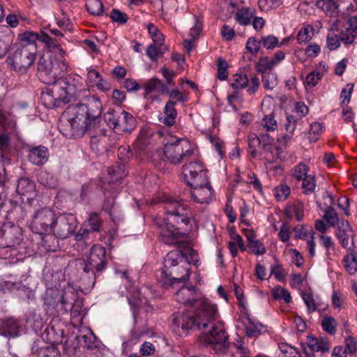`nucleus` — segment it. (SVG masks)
<instances>
[{
  "instance_id": "b1692460",
  "label": "nucleus",
  "mask_w": 357,
  "mask_h": 357,
  "mask_svg": "<svg viewBox=\"0 0 357 357\" xmlns=\"http://www.w3.org/2000/svg\"><path fill=\"white\" fill-rule=\"evenodd\" d=\"M184 257L182 255L181 250H172L167 253L164 259L162 269H169L174 266H178L180 263H185Z\"/></svg>"
},
{
  "instance_id": "aec40b11",
  "label": "nucleus",
  "mask_w": 357,
  "mask_h": 357,
  "mask_svg": "<svg viewBox=\"0 0 357 357\" xmlns=\"http://www.w3.org/2000/svg\"><path fill=\"white\" fill-rule=\"evenodd\" d=\"M164 208L166 211L167 216L170 215L179 214L181 218H185V212L186 208L185 206L181 204L180 202L173 198L167 197L164 200Z\"/></svg>"
},
{
  "instance_id": "c9c22d12",
  "label": "nucleus",
  "mask_w": 357,
  "mask_h": 357,
  "mask_svg": "<svg viewBox=\"0 0 357 357\" xmlns=\"http://www.w3.org/2000/svg\"><path fill=\"white\" fill-rule=\"evenodd\" d=\"M321 326L326 333L334 335L337 331V323L333 317L324 316L321 320Z\"/></svg>"
},
{
  "instance_id": "20e7f679",
  "label": "nucleus",
  "mask_w": 357,
  "mask_h": 357,
  "mask_svg": "<svg viewBox=\"0 0 357 357\" xmlns=\"http://www.w3.org/2000/svg\"><path fill=\"white\" fill-rule=\"evenodd\" d=\"M194 153L190 148L189 142L183 139H172L169 143L165 145L163 151L158 150L153 155V161L155 165L160 167L165 164V160L163 158L159 160L162 155L172 164L178 165L181 163L185 158L190 157Z\"/></svg>"
},
{
  "instance_id": "de8ad7c7",
  "label": "nucleus",
  "mask_w": 357,
  "mask_h": 357,
  "mask_svg": "<svg viewBox=\"0 0 357 357\" xmlns=\"http://www.w3.org/2000/svg\"><path fill=\"white\" fill-rule=\"evenodd\" d=\"M117 154L119 160L123 164L127 163L133 155L130 147L128 146H121L119 147Z\"/></svg>"
},
{
  "instance_id": "603ef678",
  "label": "nucleus",
  "mask_w": 357,
  "mask_h": 357,
  "mask_svg": "<svg viewBox=\"0 0 357 357\" xmlns=\"http://www.w3.org/2000/svg\"><path fill=\"white\" fill-rule=\"evenodd\" d=\"M273 191L275 198L279 201L285 200L290 194V188L286 185H279Z\"/></svg>"
},
{
  "instance_id": "69168bd1",
  "label": "nucleus",
  "mask_w": 357,
  "mask_h": 357,
  "mask_svg": "<svg viewBox=\"0 0 357 357\" xmlns=\"http://www.w3.org/2000/svg\"><path fill=\"white\" fill-rule=\"evenodd\" d=\"M323 74L318 71H312L305 78V83L310 86H314L321 79Z\"/></svg>"
},
{
  "instance_id": "5701e85b",
  "label": "nucleus",
  "mask_w": 357,
  "mask_h": 357,
  "mask_svg": "<svg viewBox=\"0 0 357 357\" xmlns=\"http://www.w3.org/2000/svg\"><path fill=\"white\" fill-rule=\"evenodd\" d=\"M0 331L4 336L16 337L19 333L18 323L13 318L6 319L2 321Z\"/></svg>"
},
{
  "instance_id": "49530a36",
  "label": "nucleus",
  "mask_w": 357,
  "mask_h": 357,
  "mask_svg": "<svg viewBox=\"0 0 357 357\" xmlns=\"http://www.w3.org/2000/svg\"><path fill=\"white\" fill-rule=\"evenodd\" d=\"M273 67L274 65L268 56L261 57L256 64L257 70L263 74L268 70H272Z\"/></svg>"
},
{
  "instance_id": "f3484780",
  "label": "nucleus",
  "mask_w": 357,
  "mask_h": 357,
  "mask_svg": "<svg viewBox=\"0 0 357 357\" xmlns=\"http://www.w3.org/2000/svg\"><path fill=\"white\" fill-rule=\"evenodd\" d=\"M48 156V149L43 146H38L29 150L28 159L31 163L40 166L47 161Z\"/></svg>"
},
{
  "instance_id": "8fccbe9b",
  "label": "nucleus",
  "mask_w": 357,
  "mask_h": 357,
  "mask_svg": "<svg viewBox=\"0 0 357 357\" xmlns=\"http://www.w3.org/2000/svg\"><path fill=\"white\" fill-rule=\"evenodd\" d=\"M109 17L112 21L120 24H126L128 19V17L126 13L116 8L112 10Z\"/></svg>"
},
{
  "instance_id": "bf43d9fd",
  "label": "nucleus",
  "mask_w": 357,
  "mask_h": 357,
  "mask_svg": "<svg viewBox=\"0 0 357 357\" xmlns=\"http://www.w3.org/2000/svg\"><path fill=\"white\" fill-rule=\"evenodd\" d=\"M302 298L307 307V311L309 312H312L317 310V307L313 295L311 293L303 292Z\"/></svg>"
},
{
  "instance_id": "f03ea898",
  "label": "nucleus",
  "mask_w": 357,
  "mask_h": 357,
  "mask_svg": "<svg viewBox=\"0 0 357 357\" xmlns=\"http://www.w3.org/2000/svg\"><path fill=\"white\" fill-rule=\"evenodd\" d=\"M102 103L97 96L86 99V102L70 105L63 113L70 126V137L79 138L87 131L96 130L100 121Z\"/></svg>"
},
{
  "instance_id": "c03bdc74",
  "label": "nucleus",
  "mask_w": 357,
  "mask_h": 357,
  "mask_svg": "<svg viewBox=\"0 0 357 357\" xmlns=\"http://www.w3.org/2000/svg\"><path fill=\"white\" fill-rule=\"evenodd\" d=\"M71 317L73 318L77 317L82 315L84 312V301L82 298H79L77 296L75 298L70 308Z\"/></svg>"
},
{
  "instance_id": "a211bd4d",
  "label": "nucleus",
  "mask_w": 357,
  "mask_h": 357,
  "mask_svg": "<svg viewBox=\"0 0 357 357\" xmlns=\"http://www.w3.org/2000/svg\"><path fill=\"white\" fill-rule=\"evenodd\" d=\"M249 338L247 335L244 337L238 336L233 343L236 349V354L238 357L252 356L251 347L252 343L249 342Z\"/></svg>"
},
{
  "instance_id": "c756f323",
  "label": "nucleus",
  "mask_w": 357,
  "mask_h": 357,
  "mask_svg": "<svg viewBox=\"0 0 357 357\" xmlns=\"http://www.w3.org/2000/svg\"><path fill=\"white\" fill-rule=\"evenodd\" d=\"M145 91L147 93L153 91H158L162 93H169V89L158 78H151L144 85Z\"/></svg>"
},
{
  "instance_id": "9d476101",
  "label": "nucleus",
  "mask_w": 357,
  "mask_h": 357,
  "mask_svg": "<svg viewBox=\"0 0 357 357\" xmlns=\"http://www.w3.org/2000/svg\"><path fill=\"white\" fill-rule=\"evenodd\" d=\"M34 58L35 54L26 46L17 48L8 57L7 62L13 67L15 70L25 73L33 64Z\"/></svg>"
},
{
  "instance_id": "a19ab883",
  "label": "nucleus",
  "mask_w": 357,
  "mask_h": 357,
  "mask_svg": "<svg viewBox=\"0 0 357 357\" xmlns=\"http://www.w3.org/2000/svg\"><path fill=\"white\" fill-rule=\"evenodd\" d=\"M39 181L42 185L49 188H54L58 185V181L47 172H42Z\"/></svg>"
},
{
  "instance_id": "4be33fe9",
  "label": "nucleus",
  "mask_w": 357,
  "mask_h": 357,
  "mask_svg": "<svg viewBox=\"0 0 357 357\" xmlns=\"http://www.w3.org/2000/svg\"><path fill=\"white\" fill-rule=\"evenodd\" d=\"M248 324H245V334L248 337H257L266 332V327L261 323L247 317Z\"/></svg>"
},
{
  "instance_id": "a878e982",
  "label": "nucleus",
  "mask_w": 357,
  "mask_h": 357,
  "mask_svg": "<svg viewBox=\"0 0 357 357\" xmlns=\"http://www.w3.org/2000/svg\"><path fill=\"white\" fill-rule=\"evenodd\" d=\"M255 13V10L251 8H241L238 9L236 11L235 15V20L241 25H249L252 22V18L254 17Z\"/></svg>"
},
{
  "instance_id": "bb28decb",
  "label": "nucleus",
  "mask_w": 357,
  "mask_h": 357,
  "mask_svg": "<svg viewBox=\"0 0 357 357\" xmlns=\"http://www.w3.org/2000/svg\"><path fill=\"white\" fill-rule=\"evenodd\" d=\"M307 347L311 351L321 353L328 352L330 349L328 342L326 339H318L312 336L307 337Z\"/></svg>"
},
{
  "instance_id": "58836bf2",
  "label": "nucleus",
  "mask_w": 357,
  "mask_h": 357,
  "mask_svg": "<svg viewBox=\"0 0 357 357\" xmlns=\"http://www.w3.org/2000/svg\"><path fill=\"white\" fill-rule=\"evenodd\" d=\"M147 27L153 43L158 46H162L164 42V36L162 33L153 24L149 23Z\"/></svg>"
},
{
  "instance_id": "412c9836",
  "label": "nucleus",
  "mask_w": 357,
  "mask_h": 357,
  "mask_svg": "<svg viewBox=\"0 0 357 357\" xmlns=\"http://www.w3.org/2000/svg\"><path fill=\"white\" fill-rule=\"evenodd\" d=\"M335 234L344 248L349 245V238L352 234V229L348 221L342 222L336 229Z\"/></svg>"
},
{
  "instance_id": "6e6d98bb",
  "label": "nucleus",
  "mask_w": 357,
  "mask_h": 357,
  "mask_svg": "<svg viewBox=\"0 0 357 357\" xmlns=\"http://www.w3.org/2000/svg\"><path fill=\"white\" fill-rule=\"evenodd\" d=\"M163 53L162 46H158L155 43L151 44L148 46L146 50V55L152 61H155Z\"/></svg>"
},
{
  "instance_id": "6e6552de",
  "label": "nucleus",
  "mask_w": 357,
  "mask_h": 357,
  "mask_svg": "<svg viewBox=\"0 0 357 357\" xmlns=\"http://www.w3.org/2000/svg\"><path fill=\"white\" fill-rule=\"evenodd\" d=\"M190 267L188 263H180L179 265L169 269H162L158 277V283L165 289H168L176 283L185 282L190 278Z\"/></svg>"
},
{
  "instance_id": "4d7b16f0",
  "label": "nucleus",
  "mask_w": 357,
  "mask_h": 357,
  "mask_svg": "<svg viewBox=\"0 0 357 357\" xmlns=\"http://www.w3.org/2000/svg\"><path fill=\"white\" fill-rule=\"evenodd\" d=\"M89 226L92 232L99 231L102 225L100 218L97 213H92L88 218Z\"/></svg>"
},
{
  "instance_id": "4c0bfd02",
  "label": "nucleus",
  "mask_w": 357,
  "mask_h": 357,
  "mask_svg": "<svg viewBox=\"0 0 357 357\" xmlns=\"http://www.w3.org/2000/svg\"><path fill=\"white\" fill-rule=\"evenodd\" d=\"M182 255L184 257L185 263H188V267L190 264L197 265L198 263V254L196 250L190 247H183V250H181Z\"/></svg>"
},
{
  "instance_id": "864d4df0",
  "label": "nucleus",
  "mask_w": 357,
  "mask_h": 357,
  "mask_svg": "<svg viewBox=\"0 0 357 357\" xmlns=\"http://www.w3.org/2000/svg\"><path fill=\"white\" fill-rule=\"evenodd\" d=\"M324 218L332 226L336 225L339 221L338 215L332 206H329L326 208Z\"/></svg>"
},
{
  "instance_id": "e433bc0d",
  "label": "nucleus",
  "mask_w": 357,
  "mask_h": 357,
  "mask_svg": "<svg viewBox=\"0 0 357 357\" xmlns=\"http://www.w3.org/2000/svg\"><path fill=\"white\" fill-rule=\"evenodd\" d=\"M87 11L93 15H100L103 13V4L100 0H91L86 3Z\"/></svg>"
},
{
  "instance_id": "052dcab7",
  "label": "nucleus",
  "mask_w": 357,
  "mask_h": 357,
  "mask_svg": "<svg viewBox=\"0 0 357 357\" xmlns=\"http://www.w3.org/2000/svg\"><path fill=\"white\" fill-rule=\"evenodd\" d=\"M302 188L304 189L305 193H308L313 192L315 188V181H314V176H312L311 175H309L307 177H303V179L302 180Z\"/></svg>"
},
{
  "instance_id": "cd10ccee",
  "label": "nucleus",
  "mask_w": 357,
  "mask_h": 357,
  "mask_svg": "<svg viewBox=\"0 0 357 357\" xmlns=\"http://www.w3.org/2000/svg\"><path fill=\"white\" fill-rule=\"evenodd\" d=\"M181 215L179 214L176 215H170L169 216H167L165 218L167 223L165 227H169L176 231H179V229H181V225H188L190 219L186 215V211L185 212V218L182 220Z\"/></svg>"
},
{
  "instance_id": "0eeeda50",
  "label": "nucleus",
  "mask_w": 357,
  "mask_h": 357,
  "mask_svg": "<svg viewBox=\"0 0 357 357\" xmlns=\"http://www.w3.org/2000/svg\"><path fill=\"white\" fill-rule=\"evenodd\" d=\"M211 329L202 335L203 341L211 345L217 354H225L229 343L222 322L216 321L211 326Z\"/></svg>"
},
{
  "instance_id": "79ce46f5",
  "label": "nucleus",
  "mask_w": 357,
  "mask_h": 357,
  "mask_svg": "<svg viewBox=\"0 0 357 357\" xmlns=\"http://www.w3.org/2000/svg\"><path fill=\"white\" fill-rule=\"evenodd\" d=\"M128 302L130 305L131 310L133 313V317L135 319L137 314V311L140 307H142L144 304L147 305L150 307L148 301L146 299H142L141 298H137L135 296H132V298H128Z\"/></svg>"
},
{
  "instance_id": "f257e3e1",
  "label": "nucleus",
  "mask_w": 357,
  "mask_h": 357,
  "mask_svg": "<svg viewBox=\"0 0 357 357\" xmlns=\"http://www.w3.org/2000/svg\"><path fill=\"white\" fill-rule=\"evenodd\" d=\"M63 64L50 56H40L38 61V76L49 85L40 96L41 102L47 108L61 107L80 96L81 90L75 78L70 75L63 77Z\"/></svg>"
},
{
  "instance_id": "338daca9",
  "label": "nucleus",
  "mask_w": 357,
  "mask_h": 357,
  "mask_svg": "<svg viewBox=\"0 0 357 357\" xmlns=\"http://www.w3.org/2000/svg\"><path fill=\"white\" fill-rule=\"evenodd\" d=\"M355 38L356 33L346 28L344 30L341 31L339 39L344 44L348 45L353 43Z\"/></svg>"
},
{
  "instance_id": "393cba45",
  "label": "nucleus",
  "mask_w": 357,
  "mask_h": 357,
  "mask_svg": "<svg viewBox=\"0 0 357 357\" xmlns=\"http://www.w3.org/2000/svg\"><path fill=\"white\" fill-rule=\"evenodd\" d=\"M177 116V112L174 106L170 104H166L165 111L159 115V121L167 126H172Z\"/></svg>"
},
{
  "instance_id": "423d86ee",
  "label": "nucleus",
  "mask_w": 357,
  "mask_h": 357,
  "mask_svg": "<svg viewBox=\"0 0 357 357\" xmlns=\"http://www.w3.org/2000/svg\"><path fill=\"white\" fill-rule=\"evenodd\" d=\"M107 264L105 248L95 245L91 248L87 262L84 264L83 271L89 275V278H91L94 284L96 279L105 270Z\"/></svg>"
},
{
  "instance_id": "37998d69",
  "label": "nucleus",
  "mask_w": 357,
  "mask_h": 357,
  "mask_svg": "<svg viewBox=\"0 0 357 357\" xmlns=\"http://www.w3.org/2000/svg\"><path fill=\"white\" fill-rule=\"evenodd\" d=\"M344 266L346 270L349 274H354L357 271V259L356 257L352 254H348L344 259Z\"/></svg>"
},
{
  "instance_id": "6ab92c4d",
  "label": "nucleus",
  "mask_w": 357,
  "mask_h": 357,
  "mask_svg": "<svg viewBox=\"0 0 357 357\" xmlns=\"http://www.w3.org/2000/svg\"><path fill=\"white\" fill-rule=\"evenodd\" d=\"M180 235V231H176L169 227H166V229L161 231L159 239L161 242L165 244L178 245L179 248H181L184 243L178 241Z\"/></svg>"
},
{
  "instance_id": "2eb2a0df",
  "label": "nucleus",
  "mask_w": 357,
  "mask_h": 357,
  "mask_svg": "<svg viewBox=\"0 0 357 357\" xmlns=\"http://www.w3.org/2000/svg\"><path fill=\"white\" fill-rule=\"evenodd\" d=\"M176 300L184 305H190L192 307L197 305L198 301L203 299L197 298L196 295V290L193 286L191 287H182L175 295Z\"/></svg>"
},
{
  "instance_id": "473e14b6",
  "label": "nucleus",
  "mask_w": 357,
  "mask_h": 357,
  "mask_svg": "<svg viewBox=\"0 0 357 357\" xmlns=\"http://www.w3.org/2000/svg\"><path fill=\"white\" fill-rule=\"evenodd\" d=\"M51 233L52 232L41 236V238L43 242V245L46 248V249L48 251L54 252L59 247L58 238H59V237L56 236L54 233Z\"/></svg>"
},
{
  "instance_id": "39448f33",
  "label": "nucleus",
  "mask_w": 357,
  "mask_h": 357,
  "mask_svg": "<svg viewBox=\"0 0 357 357\" xmlns=\"http://www.w3.org/2000/svg\"><path fill=\"white\" fill-rule=\"evenodd\" d=\"M104 118L107 126L118 135L130 133L136 128V119L125 110L108 111Z\"/></svg>"
},
{
  "instance_id": "72a5a7b5",
  "label": "nucleus",
  "mask_w": 357,
  "mask_h": 357,
  "mask_svg": "<svg viewBox=\"0 0 357 357\" xmlns=\"http://www.w3.org/2000/svg\"><path fill=\"white\" fill-rule=\"evenodd\" d=\"M20 39L22 41H27L30 44L35 43L36 40L45 41L49 40L47 37V33L41 32L40 33H34L33 31H26L24 33L20 35Z\"/></svg>"
},
{
  "instance_id": "774afa93",
  "label": "nucleus",
  "mask_w": 357,
  "mask_h": 357,
  "mask_svg": "<svg viewBox=\"0 0 357 357\" xmlns=\"http://www.w3.org/2000/svg\"><path fill=\"white\" fill-rule=\"evenodd\" d=\"M248 247L251 250V252L255 255H259L266 253V248L263 244L259 240H255L250 241L248 244Z\"/></svg>"
},
{
  "instance_id": "a18cd8bd",
  "label": "nucleus",
  "mask_w": 357,
  "mask_h": 357,
  "mask_svg": "<svg viewBox=\"0 0 357 357\" xmlns=\"http://www.w3.org/2000/svg\"><path fill=\"white\" fill-rule=\"evenodd\" d=\"M261 146L259 136L255 133H251L248 136V146L250 149V155L252 158H255L257 155V148Z\"/></svg>"
},
{
  "instance_id": "0e129e2a",
  "label": "nucleus",
  "mask_w": 357,
  "mask_h": 357,
  "mask_svg": "<svg viewBox=\"0 0 357 357\" xmlns=\"http://www.w3.org/2000/svg\"><path fill=\"white\" fill-rule=\"evenodd\" d=\"M248 78L246 75H235V80L231 84L234 89H243L248 86Z\"/></svg>"
},
{
  "instance_id": "f8f14e48",
  "label": "nucleus",
  "mask_w": 357,
  "mask_h": 357,
  "mask_svg": "<svg viewBox=\"0 0 357 357\" xmlns=\"http://www.w3.org/2000/svg\"><path fill=\"white\" fill-rule=\"evenodd\" d=\"M183 171L186 182L192 188L210 183L207 172L203 169L199 162H190L183 166Z\"/></svg>"
},
{
  "instance_id": "f704fd0d",
  "label": "nucleus",
  "mask_w": 357,
  "mask_h": 357,
  "mask_svg": "<svg viewBox=\"0 0 357 357\" xmlns=\"http://www.w3.org/2000/svg\"><path fill=\"white\" fill-rule=\"evenodd\" d=\"M316 5L321 7L331 16L339 13V6L333 0H319Z\"/></svg>"
},
{
  "instance_id": "13d9d810",
  "label": "nucleus",
  "mask_w": 357,
  "mask_h": 357,
  "mask_svg": "<svg viewBox=\"0 0 357 357\" xmlns=\"http://www.w3.org/2000/svg\"><path fill=\"white\" fill-rule=\"evenodd\" d=\"M108 174H112V178L115 181H119L124 176H126V168L124 165H117L112 167L108 169Z\"/></svg>"
},
{
  "instance_id": "9b49d317",
  "label": "nucleus",
  "mask_w": 357,
  "mask_h": 357,
  "mask_svg": "<svg viewBox=\"0 0 357 357\" xmlns=\"http://www.w3.org/2000/svg\"><path fill=\"white\" fill-rule=\"evenodd\" d=\"M77 224L75 215L72 213H63L56 218L52 231L59 238L65 239L75 232Z\"/></svg>"
},
{
  "instance_id": "5fc2aeb1",
  "label": "nucleus",
  "mask_w": 357,
  "mask_h": 357,
  "mask_svg": "<svg viewBox=\"0 0 357 357\" xmlns=\"http://www.w3.org/2000/svg\"><path fill=\"white\" fill-rule=\"evenodd\" d=\"M168 93L169 94V100L166 104L172 103V105L174 107L178 102H184L187 100V97L178 90L169 91Z\"/></svg>"
},
{
  "instance_id": "1a4fd4ad",
  "label": "nucleus",
  "mask_w": 357,
  "mask_h": 357,
  "mask_svg": "<svg viewBox=\"0 0 357 357\" xmlns=\"http://www.w3.org/2000/svg\"><path fill=\"white\" fill-rule=\"evenodd\" d=\"M55 219L53 211L46 207L43 208L35 213L31 223V229L40 236L50 233L52 231Z\"/></svg>"
},
{
  "instance_id": "4468645a",
  "label": "nucleus",
  "mask_w": 357,
  "mask_h": 357,
  "mask_svg": "<svg viewBox=\"0 0 357 357\" xmlns=\"http://www.w3.org/2000/svg\"><path fill=\"white\" fill-rule=\"evenodd\" d=\"M153 132L148 128H143L140 130L138 137L134 144V149L139 155H149L151 149V137Z\"/></svg>"
},
{
  "instance_id": "ea45409f",
  "label": "nucleus",
  "mask_w": 357,
  "mask_h": 357,
  "mask_svg": "<svg viewBox=\"0 0 357 357\" xmlns=\"http://www.w3.org/2000/svg\"><path fill=\"white\" fill-rule=\"evenodd\" d=\"M272 296L274 299H283L287 303H289L291 301V296L289 291L281 287H277L273 289L272 291Z\"/></svg>"
},
{
  "instance_id": "7ed1b4c3",
  "label": "nucleus",
  "mask_w": 357,
  "mask_h": 357,
  "mask_svg": "<svg viewBox=\"0 0 357 357\" xmlns=\"http://www.w3.org/2000/svg\"><path fill=\"white\" fill-rule=\"evenodd\" d=\"M193 312H176L173 315L172 331L181 335L190 330L206 331L218 318L216 305L206 299L198 301Z\"/></svg>"
},
{
  "instance_id": "ddd939ff",
  "label": "nucleus",
  "mask_w": 357,
  "mask_h": 357,
  "mask_svg": "<svg viewBox=\"0 0 357 357\" xmlns=\"http://www.w3.org/2000/svg\"><path fill=\"white\" fill-rule=\"evenodd\" d=\"M8 247H14L18 245L22 240V228L10 222H5L0 227V239Z\"/></svg>"
},
{
  "instance_id": "e2e57ef3",
  "label": "nucleus",
  "mask_w": 357,
  "mask_h": 357,
  "mask_svg": "<svg viewBox=\"0 0 357 357\" xmlns=\"http://www.w3.org/2000/svg\"><path fill=\"white\" fill-rule=\"evenodd\" d=\"M313 31L312 27H303L302 28L298 33L297 40L300 43H307L308 42L312 36L310 35V32Z\"/></svg>"
},
{
  "instance_id": "3c124183",
  "label": "nucleus",
  "mask_w": 357,
  "mask_h": 357,
  "mask_svg": "<svg viewBox=\"0 0 357 357\" xmlns=\"http://www.w3.org/2000/svg\"><path fill=\"white\" fill-rule=\"evenodd\" d=\"M38 357H61V354L57 347L52 345L42 348L38 353Z\"/></svg>"
},
{
  "instance_id": "7c9ffc66",
  "label": "nucleus",
  "mask_w": 357,
  "mask_h": 357,
  "mask_svg": "<svg viewBox=\"0 0 357 357\" xmlns=\"http://www.w3.org/2000/svg\"><path fill=\"white\" fill-rule=\"evenodd\" d=\"M8 204L10 207L8 210V215H10V218L16 220L24 219L26 212L24 211L23 206L17 202L11 199L8 201Z\"/></svg>"
},
{
  "instance_id": "680f3d73",
  "label": "nucleus",
  "mask_w": 357,
  "mask_h": 357,
  "mask_svg": "<svg viewBox=\"0 0 357 357\" xmlns=\"http://www.w3.org/2000/svg\"><path fill=\"white\" fill-rule=\"evenodd\" d=\"M261 43L266 50H272L278 45V39L273 35L261 38Z\"/></svg>"
},
{
  "instance_id": "2f4dec72",
  "label": "nucleus",
  "mask_w": 357,
  "mask_h": 357,
  "mask_svg": "<svg viewBox=\"0 0 357 357\" xmlns=\"http://www.w3.org/2000/svg\"><path fill=\"white\" fill-rule=\"evenodd\" d=\"M76 297L77 295L73 292H65L61 296L59 301L56 304V307L61 305V309L66 313L70 310Z\"/></svg>"
},
{
  "instance_id": "c85d7f7f",
  "label": "nucleus",
  "mask_w": 357,
  "mask_h": 357,
  "mask_svg": "<svg viewBox=\"0 0 357 357\" xmlns=\"http://www.w3.org/2000/svg\"><path fill=\"white\" fill-rule=\"evenodd\" d=\"M35 188V183L33 181L28 177H22L18 180L16 191L19 195H24L33 193Z\"/></svg>"
},
{
  "instance_id": "dca6fc26",
  "label": "nucleus",
  "mask_w": 357,
  "mask_h": 357,
  "mask_svg": "<svg viewBox=\"0 0 357 357\" xmlns=\"http://www.w3.org/2000/svg\"><path fill=\"white\" fill-rule=\"evenodd\" d=\"M191 196L197 203L208 204L213 195V190L210 183L192 188Z\"/></svg>"
},
{
  "instance_id": "09e8293b",
  "label": "nucleus",
  "mask_w": 357,
  "mask_h": 357,
  "mask_svg": "<svg viewBox=\"0 0 357 357\" xmlns=\"http://www.w3.org/2000/svg\"><path fill=\"white\" fill-rule=\"evenodd\" d=\"M261 39L258 40L255 37H250L246 43L245 48L250 53L256 54L260 50Z\"/></svg>"
}]
</instances>
